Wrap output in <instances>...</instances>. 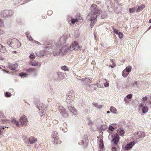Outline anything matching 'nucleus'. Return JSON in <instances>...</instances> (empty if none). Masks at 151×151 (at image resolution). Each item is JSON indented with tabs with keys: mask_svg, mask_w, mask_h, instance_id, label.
Masks as SVG:
<instances>
[{
	"mask_svg": "<svg viewBox=\"0 0 151 151\" xmlns=\"http://www.w3.org/2000/svg\"><path fill=\"white\" fill-rule=\"evenodd\" d=\"M91 10V12L88 16L87 19L91 22V26L92 28L96 22V18L97 16L100 14L101 11L96 8V5L95 4L92 5Z\"/></svg>",
	"mask_w": 151,
	"mask_h": 151,
	"instance_id": "1",
	"label": "nucleus"
},
{
	"mask_svg": "<svg viewBox=\"0 0 151 151\" xmlns=\"http://www.w3.org/2000/svg\"><path fill=\"white\" fill-rule=\"evenodd\" d=\"M70 48H68V47L66 45H64L62 47L60 50H58V52H56L55 51L54 53V55H62L65 54L68 51V50H69Z\"/></svg>",
	"mask_w": 151,
	"mask_h": 151,
	"instance_id": "2",
	"label": "nucleus"
},
{
	"mask_svg": "<svg viewBox=\"0 0 151 151\" xmlns=\"http://www.w3.org/2000/svg\"><path fill=\"white\" fill-rule=\"evenodd\" d=\"M13 14V13L12 11L5 10L1 11V15L4 18H9L12 16Z\"/></svg>",
	"mask_w": 151,
	"mask_h": 151,
	"instance_id": "3",
	"label": "nucleus"
},
{
	"mask_svg": "<svg viewBox=\"0 0 151 151\" xmlns=\"http://www.w3.org/2000/svg\"><path fill=\"white\" fill-rule=\"evenodd\" d=\"M74 93L73 91L68 93L66 96V102L68 103L72 102L74 98Z\"/></svg>",
	"mask_w": 151,
	"mask_h": 151,
	"instance_id": "4",
	"label": "nucleus"
},
{
	"mask_svg": "<svg viewBox=\"0 0 151 151\" xmlns=\"http://www.w3.org/2000/svg\"><path fill=\"white\" fill-rule=\"evenodd\" d=\"M24 142L27 144H33L35 142L37 141V138L33 136L30 137L29 138L26 137L24 139Z\"/></svg>",
	"mask_w": 151,
	"mask_h": 151,
	"instance_id": "5",
	"label": "nucleus"
},
{
	"mask_svg": "<svg viewBox=\"0 0 151 151\" xmlns=\"http://www.w3.org/2000/svg\"><path fill=\"white\" fill-rule=\"evenodd\" d=\"M52 141L53 143L56 144H60L58 141V134L56 131L53 132L52 134Z\"/></svg>",
	"mask_w": 151,
	"mask_h": 151,
	"instance_id": "6",
	"label": "nucleus"
},
{
	"mask_svg": "<svg viewBox=\"0 0 151 151\" xmlns=\"http://www.w3.org/2000/svg\"><path fill=\"white\" fill-rule=\"evenodd\" d=\"M70 36V35H64L62 36L58 43L56 44V46L58 45V47L61 46V45L64 44L66 42V40L67 38L69 37Z\"/></svg>",
	"mask_w": 151,
	"mask_h": 151,
	"instance_id": "7",
	"label": "nucleus"
},
{
	"mask_svg": "<svg viewBox=\"0 0 151 151\" xmlns=\"http://www.w3.org/2000/svg\"><path fill=\"white\" fill-rule=\"evenodd\" d=\"M10 44L14 48H18L21 45L20 42L18 40L15 38L11 40V42H10Z\"/></svg>",
	"mask_w": 151,
	"mask_h": 151,
	"instance_id": "8",
	"label": "nucleus"
},
{
	"mask_svg": "<svg viewBox=\"0 0 151 151\" xmlns=\"http://www.w3.org/2000/svg\"><path fill=\"white\" fill-rule=\"evenodd\" d=\"M81 48V47L79 46L78 42L76 41H75L70 46L69 50L70 51H72L73 50H80Z\"/></svg>",
	"mask_w": 151,
	"mask_h": 151,
	"instance_id": "9",
	"label": "nucleus"
},
{
	"mask_svg": "<svg viewBox=\"0 0 151 151\" xmlns=\"http://www.w3.org/2000/svg\"><path fill=\"white\" fill-rule=\"evenodd\" d=\"M134 137L136 139L144 138L145 137L144 133L141 131L135 132L134 134Z\"/></svg>",
	"mask_w": 151,
	"mask_h": 151,
	"instance_id": "10",
	"label": "nucleus"
},
{
	"mask_svg": "<svg viewBox=\"0 0 151 151\" xmlns=\"http://www.w3.org/2000/svg\"><path fill=\"white\" fill-rule=\"evenodd\" d=\"M112 140L114 142V143L115 145L116 144L119 140V135L116 133L112 134Z\"/></svg>",
	"mask_w": 151,
	"mask_h": 151,
	"instance_id": "11",
	"label": "nucleus"
},
{
	"mask_svg": "<svg viewBox=\"0 0 151 151\" xmlns=\"http://www.w3.org/2000/svg\"><path fill=\"white\" fill-rule=\"evenodd\" d=\"M20 124L22 125L25 124L27 122V119L25 115L21 117L19 119Z\"/></svg>",
	"mask_w": 151,
	"mask_h": 151,
	"instance_id": "12",
	"label": "nucleus"
},
{
	"mask_svg": "<svg viewBox=\"0 0 151 151\" xmlns=\"http://www.w3.org/2000/svg\"><path fill=\"white\" fill-rule=\"evenodd\" d=\"M40 111V112L44 113V111L46 110V106L44 104H39L38 107H37Z\"/></svg>",
	"mask_w": 151,
	"mask_h": 151,
	"instance_id": "13",
	"label": "nucleus"
},
{
	"mask_svg": "<svg viewBox=\"0 0 151 151\" xmlns=\"http://www.w3.org/2000/svg\"><path fill=\"white\" fill-rule=\"evenodd\" d=\"M60 112L62 115L63 117H66L68 116V114L64 108L62 107V108L60 109Z\"/></svg>",
	"mask_w": 151,
	"mask_h": 151,
	"instance_id": "14",
	"label": "nucleus"
},
{
	"mask_svg": "<svg viewBox=\"0 0 151 151\" xmlns=\"http://www.w3.org/2000/svg\"><path fill=\"white\" fill-rule=\"evenodd\" d=\"M18 66L17 63H15L14 64H12L11 63L8 64V68L13 71H15L16 68Z\"/></svg>",
	"mask_w": 151,
	"mask_h": 151,
	"instance_id": "15",
	"label": "nucleus"
},
{
	"mask_svg": "<svg viewBox=\"0 0 151 151\" xmlns=\"http://www.w3.org/2000/svg\"><path fill=\"white\" fill-rule=\"evenodd\" d=\"M68 108L71 112L73 115H77V112L74 107L70 105L68 106Z\"/></svg>",
	"mask_w": 151,
	"mask_h": 151,
	"instance_id": "16",
	"label": "nucleus"
},
{
	"mask_svg": "<svg viewBox=\"0 0 151 151\" xmlns=\"http://www.w3.org/2000/svg\"><path fill=\"white\" fill-rule=\"evenodd\" d=\"M47 52L45 50L40 51L36 54L37 56L40 57H41L44 55H46L47 54Z\"/></svg>",
	"mask_w": 151,
	"mask_h": 151,
	"instance_id": "17",
	"label": "nucleus"
},
{
	"mask_svg": "<svg viewBox=\"0 0 151 151\" xmlns=\"http://www.w3.org/2000/svg\"><path fill=\"white\" fill-rule=\"evenodd\" d=\"M82 81H83L84 84H86V83H87V85H88L87 86H90L89 83H91V81L89 78L86 77L84 78H82Z\"/></svg>",
	"mask_w": 151,
	"mask_h": 151,
	"instance_id": "18",
	"label": "nucleus"
},
{
	"mask_svg": "<svg viewBox=\"0 0 151 151\" xmlns=\"http://www.w3.org/2000/svg\"><path fill=\"white\" fill-rule=\"evenodd\" d=\"M12 122L14 124L16 125L17 127H20V124L18 121L15 119L13 118L11 120Z\"/></svg>",
	"mask_w": 151,
	"mask_h": 151,
	"instance_id": "19",
	"label": "nucleus"
},
{
	"mask_svg": "<svg viewBox=\"0 0 151 151\" xmlns=\"http://www.w3.org/2000/svg\"><path fill=\"white\" fill-rule=\"evenodd\" d=\"M145 7V6L144 4H142L141 5L138 6L136 12H139L142 11V9Z\"/></svg>",
	"mask_w": 151,
	"mask_h": 151,
	"instance_id": "20",
	"label": "nucleus"
},
{
	"mask_svg": "<svg viewBox=\"0 0 151 151\" xmlns=\"http://www.w3.org/2000/svg\"><path fill=\"white\" fill-rule=\"evenodd\" d=\"M92 105L96 108L98 109H101L102 107V105L100 104H98L97 103L93 102L92 103Z\"/></svg>",
	"mask_w": 151,
	"mask_h": 151,
	"instance_id": "21",
	"label": "nucleus"
},
{
	"mask_svg": "<svg viewBox=\"0 0 151 151\" xmlns=\"http://www.w3.org/2000/svg\"><path fill=\"white\" fill-rule=\"evenodd\" d=\"M110 111L116 114L117 111V109L113 106H111L110 108Z\"/></svg>",
	"mask_w": 151,
	"mask_h": 151,
	"instance_id": "22",
	"label": "nucleus"
},
{
	"mask_svg": "<svg viewBox=\"0 0 151 151\" xmlns=\"http://www.w3.org/2000/svg\"><path fill=\"white\" fill-rule=\"evenodd\" d=\"M99 147L101 149H102L103 147L104 146L103 144V141L102 139H101L99 142Z\"/></svg>",
	"mask_w": 151,
	"mask_h": 151,
	"instance_id": "23",
	"label": "nucleus"
},
{
	"mask_svg": "<svg viewBox=\"0 0 151 151\" xmlns=\"http://www.w3.org/2000/svg\"><path fill=\"white\" fill-rule=\"evenodd\" d=\"M132 69V67L131 66H129L126 67V68L124 70H125V71L129 73L131 71Z\"/></svg>",
	"mask_w": 151,
	"mask_h": 151,
	"instance_id": "24",
	"label": "nucleus"
},
{
	"mask_svg": "<svg viewBox=\"0 0 151 151\" xmlns=\"http://www.w3.org/2000/svg\"><path fill=\"white\" fill-rule=\"evenodd\" d=\"M61 69L62 70H64L65 71H68L69 70V68L68 67L65 65L62 66L61 67Z\"/></svg>",
	"mask_w": 151,
	"mask_h": 151,
	"instance_id": "25",
	"label": "nucleus"
},
{
	"mask_svg": "<svg viewBox=\"0 0 151 151\" xmlns=\"http://www.w3.org/2000/svg\"><path fill=\"white\" fill-rule=\"evenodd\" d=\"M35 70V69L34 68H29L26 70V71L29 72L31 73L32 72L34 71Z\"/></svg>",
	"mask_w": 151,
	"mask_h": 151,
	"instance_id": "26",
	"label": "nucleus"
},
{
	"mask_svg": "<svg viewBox=\"0 0 151 151\" xmlns=\"http://www.w3.org/2000/svg\"><path fill=\"white\" fill-rule=\"evenodd\" d=\"M118 131L119 132L118 133L120 134V135L121 136L123 135L125 133V131L123 129H122L119 130Z\"/></svg>",
	"mask_w": 151,
	"mask_h": 151,
	"instance_id": "27",
	"label": "nucleus"
},
{
	"mask_svg": "<svg viewBox=\"0 0 151 151\" xmlns=\"http://www.w3.org/2000/svg\"><path fill=\"white\" fill-rule=\"evenodd\" d=\"M30 64L32 66H36L38 65V62L36 61H35L33 62H31Z\"/></svg>",
	"mask_w": 151,
	"mask_h": 151,
	"instance_id": "28",
	"label": "nucleus"
},
{
	"mask_svg": "<svg viewBox=\"0 0 151 151\" xmlns=\"http://www.w3.org/2000/svg\"><path fill=\"white\" fill-rule=\"evenodd\" d=\"M9 120L8 119H1V123L3 124H5V123H9Z\"/></svg>",
	"mask_w": 151,
	"mask_h": 151,
	"instance_id": "29",
	"label": "nucleus"
},
{
	"mask_svg": "<svg viewBox=\"0 0 151 151\" xmlns=\"http://www.w3.org/2000/svg\"><path fill=\"white\" fill-rule=\"evenodd\" d=\"M148 111V109L147 107L144 106L142 109V112L144 113H145Z\"/></svg>",
	"mask_w": 151,
	"mask_h": 151,
	"instance_id": "30",
	"label": "nucleus"
},
{
	"mask_svg": "<svg viewBox=\"0 0 151 151\" xmlns=\"http://www.w3.org/2000/svg\"><path fill=\"white\" fill-rule=\"evenodd\" d=\"M129 73H127V72L125 71V70H124L122 72V76L124 77H126L128 75Z\"/></svg>",
	"mask_w": 151,
	"mask_h": 151,
	"instance_id": "31",
	"label": "nucleus"
},
{
	"mask_svg": "<svg viewBox=\"0 0 151 151\" xmlns=\"http://www.w3.org/2000/svg\"><path fill=\"white\" fill-rule=\"evenodd\" d=\"M59 77L61 79H63L64 78V74L61 72H60L58 73Z\"/></svg>",
	"mask_w": 151,
	"mask_h": 151,
	"instance_id": "32",
	"label": "nucleus"
},
{
	"mask_svg": "<svg viewBox=\"0 0 151 151\" xmlns=\"http://www.w3.org/2000/svg\"><path fill=\"white\" fill-rule=\"evenodd\" d=\"M29 58L31 60H33L35 58V56L34 55L33 53H32L30 55Z\"/></svg>",
	"mask_w": 151,
	"mask_h": 151,
	"instance_id": "33",
	"label": "nucleus"
},
{
	"mask_svg": "<svg viewBox=\"0 0 151 151\" xmlns=\"http://www.w3.org/2000/svg\"><path fill=\"white\" fill-rule=\"evenodd\" d=\"M0 50V52H4L6 51V49L4 46L1 45V47Z\"/></svg>",
	"mask_w": 151,
	"mask_h": 151,
	"instance_id": "34",
	"label": "nucleus"
},
{
	"mask_svg": "<svg viewBox=\"0 0 151 151\" xmlns=\"http://www.w3.org/2000/svg\"><path fill=\"white\" fill-rule=\"evenodd\" d=\"M19 76L21 77H26L27 76V75L25 73H20L19 74Z\"/></svg>",
	"mask_w": 151,
	"mask_h": 151,
	"instance_id": "35",
	"label": "nucleus"
},
{
	"mask_svg": "<svg viewBox=\"0 0 151 151\" xmlns=\"http://www.w3.org/2000/svg\"><path fill=\"white\" fill-rule=\"evenodd\" d=\"M129 12L130 13H133L135 11V8H130L129 9Z\"/></svg>",
	"mask_w": 151,
	"mask_h": 151,
	"instance_id": "36",
	"label": "nucleus"
},
{
	"mask_svg": "<svg viewBox=\"0 0 151 151\" xmlns=\"http://www.w3.org/2000/svg\"><path fill=\"white\" fill-rule=\"evenodd\" d=\"M4 127L7 128H9V127L8 126H3L2 127H0V134H1L2 133V129H4Z\"/></svg>",
	"mask_w": 151,
	"mask_h": 151,
	"instance_id": "37",
	"label": "nucleus"
},
{
	"mask_svg": "<svg viewBox=\"0 0 151 151\" xmlns=\"http://www.w3.org/2000/svg\"><path fill=\"white\" fill-rule=\"evenodd\" d=\"M71 18V22L73 24H74L76 22H77L78 21V19H74L71 17H70Z\"/></svg>",
	"mask_w": 151,
	"mask_h": 151,
	"instance_id": "38",
	"label": "nucleus"
},
{
	"mask_svg": "<svg viewBox=\"0 0 151 151\" xmlns=\"http://www.w3.org/2000/svg\"><path fill=\"white\" fill-rule=\"evenodd\" d=\"M135 142H131L129 143V144H127L129 146H130L131 148L132 147L135 145Z\"/></svg>",
	"mask_w": 151,
	"mask_h": 151,
	"instance_id": "39",
	"label": "nucleus"
},
{
	"mask_svg": "<svg viewBox=\"0 0 151 151\" xmlns=\"http://www.w3.org/2000/svg\"><path fill=\"white\" fill-rule=\"evenodd\" d=\"M118 35L120 39H122L123 37V34L121 32H119Z\"/></svg>",
	"mask_w": 151,
	"mask_h": 151,
	"instance_id": "40",
	"label": "nucleus"
},
{
	"mask_svg": "<svg viewBox=\"0 0 151 151\" xmlns=\"http://www.w3.org/2000/svg\"><path fill=\"white\" fill-rule=\"evenodd\" d=\"M93 122L91 120L89 119L88 122V124L90 126H92L93 124Z\"/></svg>",
	"mask_w": 151,
	"mask_h": 151,
	"instance_id": "41",
	"label": "nucleus"
},
{
	"mask_svg": "<svg viewBox=\"0 0 151 151\" xmlns=\"http://www.w3.org/2000/svg\"><path fill=\"white\" fill-rule=\"evenodd\" d=\"M11 95V94L9 93L8 92H6L5 93V96L6 97H10Z\"/></svg>",
	"mask_w": 151,
	"mask_h": 151,
	"instance_id": "42",
	"label": "nucleus"
},
{
	"mask_svg": "<svg viewBox=\"0 0 151 151\" xmlns=\"http://www.w3.org/2000/svg\"><path fill=\"white\" fill-rule=\"evenodd\" d=\"M131 84L132 87H134L135 88H136V87H137V82H135V81H134V82L132 83Z\"/></svg>",
	"mask_w": 151,
	"mask_h": 151,
	"instance_id": "43",
	"label": "nucleus"
},
{
	"mask_svg": "<svg viewBox=\"0 0 151 151\" xmlns=\"http://www.w3.org/2000/svg\"><path fill=\"white\" fill-rule=\"evenodd\" d=\"M113 31L117 35H118L119 32L118 30L116 29L113 28Z\"/></svg>",
	"mask_w": 151,
	"mask_h": 151,
	"instance_id": "44",
	"label": "nucleus"
},
{
	"mask_svg": "<svg viewBox=\"0 0 151 151\" xmlns=\"http://www.w3.org/2000/svg\"><path fill=\"white\" fill-rule=\"evenodd\" d=\"M131 149V147L128 144H127L125 147V149L126 150H129Z\"/></svg>",
	"mask_w": 151,
	"mask_h": 151,
	"instance_id": "45",
	"label": "nucleus"
},
{
	"mask_svg": "<svg viewBox=\"0 0 151 151\" xmlns=\"http://www.w3.org/2000/svg\"><path fill=\"white\" fill-rule=\"evenodd\" d=\"M132 97V95L131 94H129L127 95L126 96V97L127 99H130Z\"/></svg>",
	"mask_w": 151,
	"mask_h": 151,
	"instance_id": "46",
	"label": "nucleus"
},
{
	"mask_svg": "<svg viewBox=\"0 0 151 151\" xmlns=\"http://www.w3.org/2000/svg\"><path fill=\"white\" fill-rule=\"evenodd\" d=\"M147 96H145V97H143L142 98V101H143V103H144L145 101H147Z\"/></svg>",
	"mask_w": 151,
	"mask_h": 151,
	"instance_id": "47",
	"label": "nucleus"
},
{
	"mask_svg": "<svg viewBox=\"0 0 151 151\" xmlns=\"http://www.w3.org/2000/svg\"><path fill=\"white\" fill-rule=\"evenodd\" d=\"M108 129L109 130H111V131H113L114 129V127L111 126H109Z\"/></svg>",
	"mask_w": 151,
	"mask_h": 151,
	"instance_id": "48",
	"label": "nucleus"
},
{
	"mask_svg": "<svg viewBox=\"0 0 151 151\" xmlns=\"http://www.w3.org/2000/svg\"><path fill=\"white\" fill-rule=\"evenodd\" d=\"M52 123L54 124H56L58 123V122L57 120L55 119L53 120Z\"/></svg>",
	"mask_w": 151,
	"mask_h": 151,
	"instance_id": "49",
	"label": "nucleus"
},
{
	"mask_svg": "<svg viewBox=\"0 0 151 151\" xmlns=\"http://www.w3.org/2000/svg\"><path fill=\"white\" fill-rule=\"evenodd\" d=\"M29 39V40L32 42H33L34 40L33 39V38H32V37L30 36V35H29V38H28Z\"/></svg>",
	"mask_w": 151,
	"mask_h": 151,
	"instance_id": "50",
	"label": "nucleus"
},
{
	"mask_svg": "<svg viewBox=\"0 0 151 151\" xmlns=\"http://www.w3.org/2000/svg\"><path fill=\"white\" fill-rule=\"evenodd\" d=\"M47 13L49 15H51L52 13V11L51 10H49L47 11Z\"/></svg>",
	"mask_w": 151,
	"mask_h": 151,
	"instance_id": "51",
	"label": "nucleus"
},
{
	"mask_svg": "<svg viewBox=\"0 0 151 151\" xmlns=\"http://www.w3.org/2000/svg\"><path fill=\"white\" fill-rule=\"evenodd\" d=\"M62 130L64 132H66L67 131V128L66 127H65L64 128H63Z\"/></svg>",
	"mask_w": 151,
	"mask_h": 151,
	"instance_id": "52",
	"label": "nucleus"
},
{
	"mask_svg": "<svg viewBox=\"0 0 151 151\" xmlns=\"http://www.w3.org/2000/svg\"><path fill=\"white\" fill-rule=\"evenodd\" d=\"M112 63H113V64L112 65H109V66L110 67L112 68H114L116 66V64H115L114 63H113V62H112Z\"/></svg>",
	"mask_w": 151,
	"mask_h": 151,
	"instance_id": "53",
	"label": "nucleus"
},
{
	"mask_svg": "<svg viewBox=\"0 0 151 151\" xmlns=\"http://www.w3.org/2000/svg\"><path fill=\"white\" fill-rule=\"evenodd\" d=\"M84 143V142L83 140H81L80 142H79V144L80 145H82Z\"/></svg>",
	"mask_w": 151,
	"mask_h": 151,
	"instance_id": "54",
	"label": "nucleus"
},
{
	"mask_svg": "<svg viewBox=\"0 0 151 151\" xmlns=\"http://www.w3.org/2000/svg\"><path fill=\"white\" fill-rule=\"evenodd\" d=\"M11 40H8L7 43L9 45H10L11 47H12V45L11 44H10V42H11V41H10Z\"/></svg>",
	"mask_w": 151,
	"mask_h": 151,
	"instance_id": "55",
	"label": "nucleus"
},
{
	"mask_svg": "<svg viewBox=\"0 0 151 151\" xmlns=\"http://www.w3.org/2000/svg\"><path fill=\"white\" fill-rule=\"evenodd\" d=\"M56 47H57V46H56ZM57 49H54V52H53V53L54 54V52H55H55H58V50H60V49H59L57 47Z\"/></svg>",
	"mask_w": 151,
	"mask_h": 151,
	"instance_id": "56",
	"label": "nucleus"
},
{
	"mask_svg": "<svg viewBox=\"0 0 151 151\" xmlns=\"http://www.w3.org/2000/svg\"><path fill=\"white\" fill-rule=\"evenodd\" d=\"M111 150L112 151H116V148L115 147H113L112 148Z\"/></svg>",
	"mask_w": 151,
	"mask_h": 151,
	"instance_id": "57",
	"label": "nucleus"
},
{
	"mask_svg": "<svg viewBox=\"0 0 151 151\" xmlns=\"http://www.w3.org/2000/svg\"><path fill=\"white\" fill-rule=\"evenodd\" d=\"M0 116L2 117H4V114L2 112H0Z\"/></svg>",
	"mask_w": 151,
	"mask_h": 151,
	"instance_id": "58",
	"label": "nucleus"
},
{
	"mask_svg": "<svg viewBox=\"0 0 151 151\" xmlns=\"http://www.w3.org/2000/svg\"><path fill=\"white\" fill-rule=\"evenodd\" d=\"M26 34L27 36V38H29V35H29V32H27L26 33Z\"/></svg>",
	"mask_w": 151,
	"mask_h": 151,
	"instance_id": "59",
	"label": "nucleus"
},
{
	"mask_svg": "<svg viewBox=\"0 0 151 151\" xmlns=\"http://www.w3.org/2000/svg\"><path fill=\"white\" fill-rule=\"evenodd\" d=\"M135 82H137V87L138 88V86H139V82L138 81H135Z\"/></svg>",
	"mask_w": 151,
	"mask_h": 151,
	"instance_id": "60",
	"label": "nucleus"
},
{
	"mask_svg": "<svg viewBox=\"0 0 151 151\" xmlns=\"http://www.w3.org/2000/svg\"><path fill=\"white\" fill-rule=\"evenodd\" d=\"M34 41L37 44H38V45H40V42L37 41Z\"/></svg>",
	"mask_w": 151,
	"mask_h": 151,
	"instance_id": "61",
	"label": "nucleus"
},
{
	"mask_svg": "<svg viewBox=\"0 0 151 151\" xmlns=\"http://www.w3.org/2000/svg\"><path fill=\"white\" fill-rule=\"evenodd\" d=\"M104 86L105 87H108L109 86V83H107V84H105L104 85Z\"/></svg>",
	"mask_w": 151,
	"mask_h": 151,
	"instance_id": "62",
	"label": "nucleus"
},
{
	"mask_svg": "<svg viewBox=\"0 0 151 151\" xmlns=\"http://www.w3.org/2000/svg\"><path fill=\"white\" fill-rule=\"evenodd\" d=\"M3 70L6 73H9V72L7 71L6 70H5V69H3Z\"/></svg>",
	"mask_w": 151,
	"mask_h": 151,
	"instance_id": "63",
	"label": "nucleus"
},
{
	"mask_svg": "<svg viewBox=\"0 0 151 151\" xmlns=\"http://www.w3.org/2000/svg\"><path fill=\"white\" fill-rule=\"evenodd\" d=\"M63 126H65V125H66V123L65 122H64V123H63Z\"/></svg>",
	"mask_w": 151,
	"mask_h": 151,
	"instance_id": "64",
	"label": "nucleus"
}]
</instances>
